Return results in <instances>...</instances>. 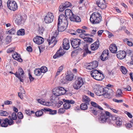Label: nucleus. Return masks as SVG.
<instances>
[{
	"instance_id": "nucleus-1",
	"label": "nucleus",
	"mask_w": 133,
	"mask_h": 133,
	"mask_svg": "<svg viewBox=\"0 0 133 133\" xmlns=\"http://www.w3.org/2000/svg\"><path fill=\"white\" fill-rule=\"evenodd\" d=\"M106 88H104L101 86H99L96 88H94V91L97 95H103L104 97L106 98L109 97L110 94L108 93V91L106 90Z\"/></svg>"
},
{
	"instance_id": "nucleus-2",
	"label": "nucleus",
	"mask_w": 133,
	"mask_h": 133,
	"mask_svg": "<svg viewBox=\"0 0 133 133\" xmlns=\"http://www.w3.org/2000/svg\"><path fill=\"white\" fill-rule=\"evenodd\" d=\"M110 115V113L109 112L102 111L101 113L100 117L99 119L100 122L102 123L106 122L110 123L111 122L109 119Z\"/></svg>"
},
{
	"instance_id": "nucleus-3",
	"label": "nucleus",
	"mask_w": 133,
	"mask_h": 133,
	"mask_svg": "<svg viewBox=\"0 0 133 133\" xmlns=\"http://www.w3.org/2000/svg\"><path fill=\"white\" fill-rule=\"evenodd\" d=\"M101 16L99 13L95 12L91 15L90 21L92 23L97 24L101 21Z\"/></svg>"
},
{
	"instance_id": "nucleus-4",
	"label": "nucleus",
	"mask_w": 133,
	"mask_h": 133,
	"mask_svg": "<svg viewBox=\"0 0 133 133\" xmlns=\"http://www.w3.org/2000/svg\"><path fill=\"white\" fill-rule=\"evenodd\" d=\"M90 103L92 106L95 107V108H90V109L88 111L92 114L97 115L101 111L99 109L103 110V109L98 105L96 103L92 101Z\"/></svg>"
},
{
	"instance_id": "nucleus-5",
	"label": "nucleus",
	"mask_w": 133,
	"mask_h": 133,
	"mask_svg": "<svg viewBox=\"0 0 133 133\" xmlns=\"http://www.w3.org/2000/svg\"><path fill=\"white\" fill-rule=\"evenodd\" d=\"M84 82L85 79L83 78L78 77L73 83V87L76 90L79 89L84 84Z\"/></svg>"
},
{
	"instance_id": "nucleus-6",
	"label": "nucleus",
	"mask_w": 133,
	"mask_h": 133,
	"mask_svg": "<svg viewBox=\"0 0 133 133\" xmlns=\"http://www.w3.org/2000/svg\"><path fill=\"white\" fill-rule=\"evenodd\" d=\"M91 75L93 78L98 81H101L104 78L103 74L96 70H92L91 72Z\"/></svg>"
},
{
	"instance_id": "nucleus-7",
	"label": "nucleus",
	"mask_w": 133,
	"mask_h": 133,
	"mask_svg": "<svg viewBox=\"0 0 133 133\" xmlns=\"http://www.w3.org/2000/svg\"><path fill=\"white\" fill-rule=\"evenodd\" d=\"M14 124V121L12 119L9 120L7 118L1 119H0V125L2 127H6L8 125H11Z\"/></svg>"
},
{
	"instance_id": "nucleus-8",
	"label": "nucleus",
	"mask_w": 133,
	"mask_h": 133,
	"mask_svg": "<svg viewBox=\"0 0 133 133\" xmlns=\"http://www.w3.org/2000/svg\"><path fill=\"white\" fill-rule=\"evenodd\" d=\"M7 5L9 9L11 10L14 11L17 9V4L14 1H8Z\"/></svg>"
},
{
	"instance_id": "nucleus-9",
	"label": "nucleus",
	"mask_w": 133,
	"mask_h": 133,
	"mask_svg": "<svg viewBox=\"0 0 133 133\" xmlns=\"http://www.w3.org/2000/svg\"><path fill=\"white\" fill-rule=\"evenodd\" d=\"M54 19V16L53 14L49 12L44 18V21L45 23L49 24L52 23Z\"/></svg>"
},
{
	"instance_id": "nucleus-10",
	"label": "nucleus",
	"mask_w": 133,
	"mask_h": 133,
	"mask_svg": "<svg viewBox=\"0 0 133 133\" xmlns=\"http://www.w3.org/2000/svg\"><path fill=\"white\" fill-rule=\"evenodd\" d=\"M55 92L53 91V94L56 96H58L64 94L66 92V90L64 88L61 87H58Z\"/></svg>"
},
{
	"instance_id": "nucleus-11",
	"label": "nucleus",
	"mask_w": 133,
	"mask_h": 133,
	"mask_svg": "<svg viewBox=\"0 0 133 133\" xmlns=\"http://www.w3.org/2000/svg\"><path fill=\"white\" fill-rule=\"evenodd\" d=\"M72 46L74 48L78 47L81 44V40L78 39H73L71 41Z\"/></svg>"
},
{
	"instance_id": "nucleus-12",
	"label": "nucleus",
	"mask_w": 133,
	"mask_h": 133,
	"mask_svg": "<svg viewBox=\"0 0 133 133\" xmlns=\"http://www.w3.org/2000/svg\"><path fill=\"white\" fill-rule=\"evenodd\" d=\"M60 23H68L67 19L63 14H61L59 16L57 24L58 26L60 24Z\"/></svg>"
},
{
	"instance_id": "nucleus-13",
	"label": "nucleus",
	"mask_w": 133,
	"mask_h": 133,
	"mask_svg": "<svg viewBox=\"0 0 133 133\" xmlns=\"http://www.w3.org/2000/svg\"><path fill=\"white\" fill-rule=\"evenodd\" d=\"M109 51L108 49H105L103 51L100 56V59L102 61H105L108 59Z\"/></svg>"
},
{
	"instance_id": "nucleus-14",
	"label": "nucleus",
	"mask_w": 133,
	"mask_h": 133,
	"mask_svg": "<svg viewBox=\"0 0 133 133\" xmlns=\"http://www.w3.org/2000/svg\"><path fill=\"white\" fill-rule=\"evenodd\" d=\"M126 55V52L124 50H120L117 52V57L119 59H123L124 58Z\"/></svg>"
},
{
	"instance_id": "nucleus-15",
	"label": "nucleus",
	"mask_w": 133,
	"mask_h": 133,
	"mask_svg": "<svg viewBox=\"0 0 133 133\" xmlns=\"http://www.w3.org/2000/svg\"><path fill=\"white\" fill-rule=\"evenodd\" d=\"M68 23H60V24L58 26L57 24L58 29V31H64L66 28Z\"/></svg>"
},
{
	"instance_id": "nucleus-16",
	"label": "nucleus",
	"mask_w": 133,
	"mask_h": 133,
	"mask_svg": "<svg viewBox=\"0 0 133 133\" xmlns=\"http://www.w3.org/2000/svg\"><path fill=\"white\" fill-rule=\"evenodd\" d=\"M14 19L15 22L18 24H21V22L22 20V17L20 14H15L14 16Z\"/></svg>"
},
{
	"instance_id": "nucleus-17",
	"label": "nucleus",
	"mask_w": 133,
	"mask_h": 133,
	"mask_svg": "<svg viewBox=\"0 0 133 133\" xmlns=\"http://www.w3.org/2000/svg\"><path fill=\"white\" fill-rule=\"evenodd\" d=\"M33 41L36 43L38 44H40L43 43L44 39L41 36H37L33 39Z\"/></svg>"
},
{
	"instance_id": "nucleus-18",
	"label": "nucleus",
	"mask_w": 133,
	"mask_h": 133,
	"mask_svg": "<svg viewBox=\"0 0 133 133\" xmlns=\"http://www.w3.org/2000/svg\"><path fill=\"white\" fill-rule=\"evenodd\" d=\"M65 52L63 49H59L56 53V54L53 56L54 59H56L58 57L62 56L64 54Z\"/></svg>"
},
{
	"instance_id": "nucleus-19",
	"label": "nucleus",
	"mask_w": 133,
	"mask_h": 133,
	"mask_svg": "<svg viewBox=\"0 0 133 133\" xmlns=\"http://www.w3.org/2000/svg\"><path fill=\"white\" fill-rule=\"evenodd\" d=\"M63 49L65 50H68L70 48L69 42L66 38L64 39L63 41Z\"/></svg>"
},
{
	"instance_id": "nucleus-20",
	"label": "nucleus",
	"mask_w": 133,
	"mask_h": 133,
	"mask_svg": "<svg viewBox=\"0 0 133 133\" xmlns=\"http://www.w3.org/2000/svg\"><path fill=\"white\" fill-rule=\"evenodd\" d=\"M96 3L98 6L102 9L105 8L107 7L105 1H97Z\"/></svg>"
},
{
	"instance_id": "nucleus-21",
	"label": "nucleus",
	"mask_w": 133,
	"mask_h": 133,
	"mask_svg": "<svg viewBox=\"0 0 133 133\" xmlns=\"http://www.w3.org/2000/svg\"><path fill=\"white\" fill-rule=\"evenodd\" d=\"M69 19L71 21L74 22H80L81 21L80 18L78 16L74 14L72 16L70 17Z\"/></svg>"
},
{
	"instance_id": "nucleus-22",
	"label": "nucleus",
	"mask_w": 133,
	"mask_h": 133,
	"mask_svg": "<svg viewBox=\"0 0 133 133\" xmlns=\"http://www.w3.org/2000/svg\"><path fill=\"white\" fill-rule=\"evenodd\" d=\"M12 56L13 58L15 60L21 62L22 61V60L21 58L20 55L18 54L17 53L15 52L14 54L12 55Z\"/></svg>"
},
{
	"instance_id": "nucleus-23",
	"label": "nucleus",
	"mask_w": 133,
	"mask_h": 133,
	"mask_svg": "<svg viewBox=\"0 0 133 133\" xmlns=\"http://www.w3.org/2000/svg\"><path fill=\"white\" fill-rule=\"evenodd\" d=\"M109 50L110 51L113 53H115L117 51V47L116 45L113 44L110 46Z\"/></svg>"
},
{
	"instance_id": "nucleus-24",
	"label": "nucleus",
	"mask_w": 133,
	"mask_h": 133,
	"mask_svg": "<svg viewBox=\"0 0 133 133\" xmlns=\"http://www.w3.org/2000/svg\"><path fill=\"white\" fill-rule=\"evenodd\" d=\"M18 72H16V73H14V74L17 77H19V76H20L23 78V75L24 74V71L21 68H19L18 69Z\"/></svg>"
},
{
	"instance_id": "nucleus-25",
	"label": "nucleus",
	"mask_w": 133,
	"mask_h": 133,
	"mask_svg": "<svg viewBox=\"0 0 133 133\" xmlns=\"http://www.w3.org/2000/svg\"><path fill=\"white\" fill-rule=\"evenodd\" d=\"M43 111H49V114L50 115H54L56 114L57 111L56 110H52L51 109L48 108H45L42 109Z\"/></svg>"
},
{
	"instance_id": "nucleus-26",
	"label": "nucleus",
	"mask_w": 133,
	"mask_h": 133,
	"mask_svg": "<svg viewBox=\"0 0 133 133\" xmlns=\"http://www.w3.org/2000/svg\"><path fill=\"white\" fill-rule=\"evenodd\" d=\"M99 43L98 41H96L91 45V48L92 50H95L98 49L99 47Z\"/></svg>"
},
{
	"instance_id": "nucleus-27",
	"label": "nucleus",
	"mask_w": 133,
	"mask_h": 133,
	"mask_svg": "<svg viewBox=\"0 0 133 133\" xmlns=\"http://www.w3.org/2000/svg\"><path fill=\"white\" fill-rule=\"evenodd\" d=\"M65 14L66 17L69 18L70 17H71V16H72L73 14L70 9H68L65 10Z\"/></svg>"
},
{
	"instance_id": "nucleus-28",
	"label": "nucleus",
	"mask_w": 133,
	"mask_h": 133,
	"mask_svg": "<svg viewBox=\"0 0 133 133\" xmlns=\"http://www.w3.org/2000/svg\"><path fill=\"white\" fill-rule=\"evenodd\" d=\"M91 52L89 50L88 47L87 45L84 46V53L83 54V57L86 56L88 54H90Z\"/></svg>"
},
{
	"instance_id": "nucleus-29",
	"label": "nucleus",
	"mask_w": 133,
	"mask_h": 133,
	"mask_svg": "<svg viewBox=\"0 0 133 133\" xmlns=\"http://www.w3.org/2000/svg\"><path fill=\"white\" fill-rule=\"evenodd\" d=\"M48 42V43L49 45L51 44H53L52 46H53L56 44L57 41H56V38L55 37H52L51 39L49 40Z\"/></svg>"
},
{
	"instance_id": "nucleus-30",
	"label": "nucleus",
	"mask_w": 133,
	"mask_h": 133,
	"mask_svg": "<svg viewBox=\"0 0 133 133\" xmlns=\"http://www.w3.org/2000/svg\"><path fill=\"white\" fill-rule=\"evenodd\" d=\"M90 101V99L88 96L85 95L83 96L82 101L83 102L89 104Z\"/></svg>"
},
{
	"instance_id": "nucleus-31",
	"label": "nucleus",
	"mask_w": 133,
	"mask_h": 133,
	"mask_svg": "<svg viewBox=\"0 0 133 133\" xmlns=\"http://www.w3.org/2000/svg\"><path fill=\"white\" fill-rule=\"evenodd\" d=\"M74 75L72 73H70L67 75L65 77L67 81H71L73 79Z\"/></svg>"
},
{
	"instance_id": "nucleus-32",
	"label": "nucleus",
	"mask_w": 133,
	"mask_h": 133,
	"mask_svg": "<svg viewBox=\"0 0 133 133\" xmlns=\"http://www.w3.org/2000/svg\"><path fill=\"white\" fill-rule=\"evenodd\" d=\"M42 72L40 69H36L34 71V74L36 76H39L41 75Z\"/></svg>"
},
{
	"instance_id": "nucleus-33",
	"label": "nucleus",
	"mask_w": 133,
	"mask_h": 133,
	"mask_svg": "<svg viewBox=\"0 0 133 133\" xmlns=\"http://www.w3.org/2000/svg\"><path fill=\"white\" fill-rule=\"evenodd\" d=\"M116 124L118 126H119L122 124V120L120 119L119 117H118L117 118V121H115Z\"/></svg>"
},
{
	"instance_id": "nucleus-34",
	"label": "nucleus",
	"mask_w": 133,
	"mask_h": 133,
	"mask_svg": "<svg viewBox=\"0 0 133 133\" xmlns=\"http://www.w3.org/2000/svg\"><path fill=\"white\" fill-rule=\"evenodd\" d=\"M25 34L24 30V29H21L17 31V34L18 35H24Z\"/></svg>"
},
{
	"instance_id": "nucleus-35",
	"label": "nucleus",
	"mask_w": 133,
	"mask_h": 133,
	"mask_svg": "<svg viewBox=\"0 0 133 133\" xmlns=\"http://www.w3.org/2000/svg\"><path fill=\"white\" fill-rule=\"evenodd\" d=\"M85 30L80 29H78L76 30V32L75 31L74 33H71L73 35H75L76 34V32L78 33H82L85 32Z\"/></svg>"
},
{
	"instance_id": "nucleus-36",
	"label": "nucleus",
	"mask_w": 133,
	"mask_h": 133,
	"mask_svg": "<svg viewBox=\"0 0 133 133\" xmlns=\"http://www.w3.org/2000/svg\"><path fill=\"white\" fill-rule=\"evenodd\" d=\"M87 104H88L86 103H83L81 104L80 105V108L81 109L83 110H86L88 108Z\"/></svg>"
},
{
	"instance_id": "nucleus-37",
	"label": "nucleus",
	"mask_w": 133,
	"mask_h": 133,
	"mask_svg": "<svg viewBox=\"0 0 133 133\" xmlns=\"http://www.w3.org/2000/svg\"><path fill=\"white\" fill-rule=\"evenodd\" d=\"M90 63L94 69L96 68L98 65V62L96 61H95Z\"/></svg>"
},
{
	"instance_id": "nucleus-38",
	"label": "nucleus",
	"mask_w": 133,
	"mask_h": 133,
	"mask_svg": "<svg viewBox=\"0 0 133 133\" xmlns=\"http://www.w3.org/2000/svg\"><path fill=\"white\" fill-rule=\"evenodd\" d=\"M42 109H41V110L37 111L35 113V114L36 116L37 117H39L41 116L43 114V112L42 110Z\"/></svg>"
},
{
	"instance_id": "nucleus-39",
	"label": "nucleus",
	"mask_w": 133,
	"mask_h": 133,
	"mask_svg": "<svg viewBox=\"0 0 133 133\" xmlns=\"http://www.w3.org/2000/svg\"><path fill=\"white\" fill-rule=\"evenodd\" d=\"M65 103L63 104V107L65 109H69L71 107V105L67 102H65Z\"/></svg>"
},
{
	"instance_id": "nucleus-40",
	"label": "nucleus",
	"mask_w": 133,
	"mask_h": 133,
	"mask_svg": "<svg viewBox=\"0 0 133 133\" xmlns=\"http://www.w3.org/2000/svg\"><path fill=\"white\" fill-rule=\"evenodd\" d=\"M8 113L6 111L3 110H0V115L3 116H7Z\"/></svg>"
},
{
	"instance_id": "nucleus-41",
	"label": "nucleus",
	"mask_w": 133,
	"mask_h": 133,
	"mask_svg": "<svg viewBox=\"0 0 133 133\" xmlns=\"http://www.w3.org/2000/svg\"><path fill=\"white\" fill-rule=\"evenodd\" d=\"M42 73H45L48 71V69L45 66H43L40 69Z\"/></svg>"
},
{
	"instance_id": "nucleus-42",
	"label": "nucleus",
	"mask_w": 133,
	"mask_h": 133,
	"mask_svg": "<svg viewBox=\"0 0 133 133\" xmlns=\"http://www.w3.org/2000/svg\"><path fill=\"white\" fill-rule=\"evenodd\" d=\"M86 66V68L88 69L91 70L94 69L90 63H87Z\"/></svg>"
},
{
	"instance_id": "nucleus-43",
	"label": "nucleus",
	"mask_w": 133,
	"mask_h": 133,
	"mask_svg": "<svg viewBox=\"0 0 133 133\" xmlns=\"http://www.w3.org/2000/svg\"><path fill=\"white\" fill-rule=\"evenodd\" d=\"M63 101L64 102H68L70 104H74L75 103V102L73 100H66L64 99H63Z\"/></svg>"
},
{
	"instance_id": "nucleus-44",
	"label": "nucleus",
	"mask_w": 133,
	"mask_h": 133,
	"mask_svg": "<svg viewBox=\"0 0 133 133\" xmlns=\"http://www.w3.org/2000/svg\"><path fill=\"white\" fill-rule=\"evenodd\" d=\"M63 4L66 8H68L70 6H71L72 5L71 3L67 1H66L65 3Z\"/></svg>"
},
{
	"instance_id": "nucleus-45",
	"label": "nucleus",
	"mask_w": 133,
	"mask_h": 133,
	"mask_svg": "<svg viewBox=\"0 0 133 133\" xmlns=\"http://www.w3.org/2000/svg\"><path fill=\"white\" fill-rule=\"evenodd\" d=\"M121 70L122 73L124 74H126L127 72V69L124 67L123 66H121Z\"/></svg>"
},
{
	"instance_id": "nucleus-46",
	"label": "nucleus",
	"mask_w": 133,
	"mask_h": 133,
	"mask_svg": "<svg viewBox=\"0 0 133 133\" xmlns=\"http://www.w3.org/2000/svg\"><path fill=\"white\" fill-rule=\"evenodd\" d=\"M63 69V66H61L59 67L58 70L57 71L56 73V75L58 76L59 74L61 72Z\"/></svg>"
},
{
	"instance_id": "nucleus-47",
	"label": "nucleus",
	"mask_w": 133,
	"mask_h": 133,
	"mask_svg": "<svg viewBox=\"0 0 133 133\" xmlns=\"http://www.w3.org/2000/svg\"><path fill=\"white\" fill-rule=\"evenodd\" d=\"M84 41L87 42L91 43L92 42V39L90 37H86L85 39H84Z\"/></svg>"
},
{
	"instance_id": "nucleus-48",
	"label": "nucleus",
	"mask_w": 133,
	"mask_h": 133,
	"mask_svg": "<svg viewBox=\"0 0 133 133\" xmlns=\"http://www.w3.org/2000/svg\"><path fill=\"white\" fill-rule=\"evenodd\" d=\"M66 8L63 4V5H60L59 7V10L60 12H62Z\"/></svg>"
},
{
	"instance_id": "nucleus-49",
	"label": "nucleus",
	"mask_w": 133,
	"mask_h": 133,
	"mask_svg": "<svg viewBox=\"0 0 133 133\" xmlns=\"http://www.w3.org/2000/svg\"><path fill=\"white\" fill-rule=\"evenodd\" d=\"M8 32L11 34H14L16 32L15 29L14 28H11L10 30L8 31Z\"/></svg>"
},
{
	"instance_id": "nucleus-50",
	"label": "nucleus",
	"mask_w": 133,
	"mask_h": 133,
	"mask_svg": "<svg viewBox=\"0 0 133 133\" xmlns=\"http://www.w3.org/2000/svg\"><path fill=\"white\" fill-rule=\"evenodd\" d=\"M88 35V34H84L83 33L79 35V37L80 38L84 39V40L85 39V38H86V36H87Z\"/></svg>"
},
{
	"instance_id": "nucleus-51",
	"label": "nucleus",
	"mask_w": 133,
	"mask_h": 133,
	"mask_svg": "<svg viewBox=\"0 0 133 133\" xmlns=\"http://www.w3.org/2000/svg\"><path fill=\"white\" fill-rule=\"evenodd\" d=\"M12 120H16L17 118V115L14 112L12 113Z\"/></svg>"
},
{
	"instance_id": "nucleus-52",
	"label": "nucleus",
	"mask_w": 133,
	"mask_h": 133,
	"mask_svg": "<svg viewBox=\"0 0 133 133\" xmlns=\"http://www.w3.org/2000/svg\"><path fill=\"white\" fill-rule=\"evenodd\" d=\"M17 116L18 117V118L22 119L23 117V116L22 113L20 112H18L17 114Z\"/></svg>"
},
{
	"instance_id": "nucleus-53",
	"label": "nucleus",
	"mask_w": 133,
	"mask_h": 133,
	"mask_svg": "<svg viewBox=\"0 0 133 133\" xmlns=\"http://www.w3.org/2000/svg\"><path fill=\"white\" fill-rule=\"evenodd\" d=\"M37 101L38 102L42 105H48V104L46 102L44 101H42V100H41V99H38L37 100Z\"/></svg>"
},
{
	"instance_id": "nucleus-54",
	"label": "nucleus",
	"mask_w": 133,
	"mask_h": 133,
	"mask_svg": "<svg viewBox=\"0 0 133 133\" xmlns=\"http://www.w3.org/2000/svg\"><path fill=\"white\" fill-rule=\"evenodd\" d=\"M122 94V91L121 89H118L117 91V96L120 97Z\"/></svg>"
},
{
	"instance_id": "nucleus-55",
	"label": "nucleus",
	"mask_w": 133,
	"mask_h": 133,
	"mask_svg": "<svg viewBox=\"0 0 133 133\" xmlns=\"http://www.w3.org/2000/svg\"><path fill=\"white\" fill-rule=\"evenodd\" d=\"M65 109L63 108H60L59 109L58 113L59 114H63L65 111Z\"/></svg>"
},
{
	"instance_id": "nucleus-56",
	"label": "nucleus",
	"mask_w": 133,
	"mask_h": 133,
	"mask_svg": "<svg viewBox=\"0 0 133 133\" xmlns=\"http://www.w3.org/2000/svg\"><path fill=\"white\" fill-rule=\"evenodd\" d=\"M15 47L9 48L7 50V53H9L14 51L15 50Z\"/></svg>"
},
{
	"instance_id": "nucleus-57",
	"label": "nucleus",
	"mask_w": 133,
	"mask_h": 133,
	"mask_svg": "<svg viewBox=\"0 0 133 133\" xmlns=\"http://www.w3.org/2000/svg\"><path fill=\"white\" fill-rule=\"evenodd\" d=\"M4 103L5 105H10L12 103V102L10 101H5Z\"/></svg>"
},
{
	"instance_id": "nucleus-58",
	"label": "nucleus",
	"mask_w": 133,
	"mask_h": 133,
	"mask_svg": "<svg viewBox=\"0 0 133 133\" xmlns=\"http://www.w3.org/2000/svg\"><path fill=\"white\" fill-rule=\"evenodd\" d=\"M123 88L124 90L126 91H130L131 90V87L129 85L127 86L126 88Z\"/></svg>"
},
{
	"instance_id": "nucleus-59",
	"label": "nucleus",
	"mask_w": 133,
	"mask_h": 133,
	"mask_svg": "<svg viewBox=\"0 0 133 133\" xmlns=\"http://www.w3.org/2000/svg\"><path fill=\"white\" fill-rule=\"evenodd\" d=\"M29 78L30 82L34 80V78L32 77L30 73L29 74Z\"/></svg>"
},
{
	"instance_id": "nucleus-60",
	"label": "nucleus",
	"mask_w": 133,
	"mask_h": 133,
	"mask_svg": "<svg viewBox=\"0 0 133 133\" xmlns=\"http://www.w3.org/2000/svg\"><path fill=\"white\" fill-rule=\"evenodd\" d=\"M113 101L117 103H121L123 102V100L122 99L118 100L115 99H114Z\"/></svg>"
},
{
	"instance_id": "nucleus-61",
	"label": "nucleus",
	"mask_w": 133,
	"mask_h": 133,
	"mask_svg": "<svg viewBox=\"0 0 133 133\" xmlns=\"http://www.w3.org/2000/svg\"><path fill=\"white\" fill-rule=\"evenodd\" d=\"M26 50L29 52H31L32 51V49L31 46H29L27 47Z\"/></svg>"
},
{
	"instance_id": "nucleus-62",
	"label": "nucleus",
	"mask_w": 133,
	"mask_h": 133,
	"mask_svg": "<svg viewBox=\"0 0 133 133\" xmlns=\"http://www.w3.org/2000/svg\"><path fill=\"white\" fill-rule=\"evenodd\" d=\"M125 113L130 118H131L132 116V115L129 112L127 111H125Z\"/></svg>"
},
{
	"instance_id": "nucleus-63",
	"label": "nucleus",
	"mask_w": 133,
	"mask_h": 133,
	"mask_svg": "<svg viewBox=\"0 0 133 133\" xmlns=\"http://www.w3.org/2000/svg\"><path fill=\"white\" fill-rule=\"evenodd\" d=\"M11 37L10 36H7L6 39V41L7 42H9L11 41Z\"/></svg>"
},
{
	"instance_id": "nucleus-64",
	"label": "nucleus",
	"mask_w": 133,
	"mask_h": 133,
	"mask_svg": "<svg viewBox=\"0 0 133 133\" xmlns=\"http://www.w3.org/2000/svg\"><path fill=\"white\" fill-rule=\"evenodd\" d=\"M16 123L18 124L21 123V119L18 118L16 119Z\"/></svg>"
}]
</instances>
